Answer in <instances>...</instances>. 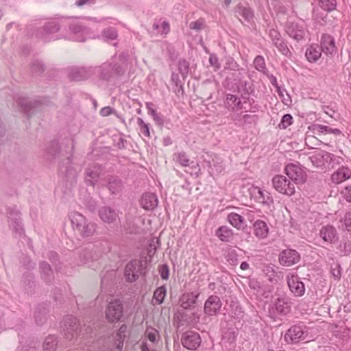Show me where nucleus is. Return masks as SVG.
Listing matches in <instances>:
<instances>
[{
  "instance_id": "nucleus-18",
  "label": "nucleus",
  "mask_w": 351,
  "mask_h": 351,
  "mask_svg": "<svg viewBox=\"0 0 351 351\" xmlns=\"http://www.w3.org/2000/svg\"><path fill=\"white\" fill-rule=\"evenodd\" d=\"M319 237L326 243H335L339 239L337 229L331 225L324 226L319 230Z\"/></svg>"
},
{
  "instance_id": "nucleus-32",
  "label": "nucleus",
  "mask_w": 351,
  "mask_h": 351,
  "mask_svg": "<svg viewBox=\"0 0 351 351\" xmlns=\"http://www.w3.org/2000/svg\"><path fill=\"white\" fill-rule=\"evenodd\" d=\"M254 234L260 238H265L268 234L269 228L267 223L262 220H257L254 222Z\"/></svg>"
},
{
  "instance_id": "nucleus-13",
  "label": "nucleus",
  "mask_w": 351,
  "mask_h": 351,
  "mask_svg": "<svg viewBox=\"0 0 351 351\" xmlns=\"http://www.w3.org/2000/svg\"><path fill=\"white\" fill-rule=\"evenodd\" d=\"M336 158V156L326 151L319 150L309 157L313 165L317 167H321L327 162H330Z\"/></svg>"
},
{
  "instance_id": "nucleus-19",
  "label": "nucleus",
  "mask_w": 351,
  "mask_h": 351,
  "mask_svg": "<svg viewBox=\"0 0 351 351\" xmlns=\"http://www.w3.org/2000/svg\"><path fill=\"white\" fill-rule=\"evenodd\" d=\"M102 169L101 166L95 165L88 167L85 170V182L87 185L94 186L97 182Z\"/></svg>"
},
{
  "instance_id": "nucleus-61",
  "label": "nucleus",
  "mask_w": 351,
  "mask_h": 351,
  "mask_svg": "<svg viewBox=\"0 0 351 351\" xmlns=\"http://www.w3.org/2000/svg\"><path fill=\"white\" fill-rule=\"evenodd\" d=\"M160 276L163 280H167L169 278V270L167 265H163L160 269Z\"/></svg>"
},
{
  "instance_id": "nucleus-7",
  "label": "nucleus",
  "mask_w": 351,
  "mask_h": 351,
  "mask_svg": "<svg viewBox=\"0 0 351 351\" xmlns=\"http://www.w3.org/2000/svg\"><path fill=\"white\" fill-rule=\"evenodd\" d=\"M60 23L59 21H51L46 23L37 32V37L44 42H49L52 38V34L59 32Z\"/></svg>"
},
{
  "instance_id": "nucleus-33",
  "label": "nucleus",
  "mask_w": 351,
  "mask_h": 351,
  "mask_svg": "<svg viewBox=\"0 0 351 351\" xmlns=\"http://www.w3.org/2000/svg\"><path fill=\"white\" fill-rule=\"evenodd\" d=\"M313 130L315 132H317L318 134H332L335 136H339L342 134V132L337 128H331L329 126L321 125V124H314L312 125Z\"/></svg>"
},
{
  "instance_id": "nucleus-51",
  "label": "nucleus",
  "mask_w": 351,
  "mask_h": 351,
  "mask_svg": "<svg viewBox=\"0 0 351 351\" xmlns=\"http://www.w3.org/2000/svg\"><path fill=\"white\" fill-rule=\"evenodd\" d=\"M293 117L290 114H286L282 116L280 123L278 125L279 128L286 129L292 124Z\"/></svg>"
},
{
  "instance_id": "nucleus-49",
  "label": "nucleus",
  "mask_w": 351,
  "mask_h": 351,
  "mask_svg": "<svg viewBox=\"0 0 351 351\" xmlns=\"http://www.w3.org/2000/svg\"><path fill=\"white\" fill-rule=\"evenodd\" d=\"M339 249L343 256H348L351 253V241L343 240L341 242Z\"/></svg>"
},
{
  "instance_id": "nucleus-2",
  "label": "nucleus",
  "mask_w": 351,
  "mask_h": 351,
  "mask_svg": "<svg viewBox=\"0 0 351 351\" xmlns=\"http://www.w3.org/2000/svg\"><path fill=\"white\" fill-rule=\"evenodd\" d=\"M95 73L100 80L109 81L113 77L122 76L125 69L117 63L106 62L98 67H95Z\"/></svg>"
},
{
  "instance_id": "nucleus-5",
  "label": "nucleus",
  "mask_w": 351,
  "mask_h": 351,
  "mask_svg": "<svg viewBox=\"0 0 351 351\" xmlns=\"http://www.w3.org/2000/svg\"><path fill=\"white\" fill-rule=\"evenodd\" d=\"M106 318L110 322H119L123 315V306L119 300H113L110 302L106 308Z\"/></svg>"
},
{
  "instance_id": "nucleus-36",
  "label": "nucleus",
  "mask_w": 351,
  "mask_h": 351,
  "mask_svg": "<svg viewBox=\"0 0 351 351\" xmlns=\"http://www.w3.org/2000/svg\"><path fill=\"white\" fill-rule=\"evenodd\" d=\"M306 57L310 62H315L321 57L322 53L317 47L310 46L306 51Z\"/></svg>"
},
{
  "instance_id": "nucleus-56",
  "label": "nucleus",
  "mask_w": 351,
  "mask_h": 351,
  "mask_svg": "<svg viewBox=\"0 0 351 351\" xmlns=\"http://www.w3.org/2000/svg\"><path fill=\"white\" fill-rule=\"evenodd\" d=\"M242 126L247 124H252L257 121L258 117L256 115L244 114L242 117Z\"/></svg>"
},
{
  "instance_id": "nucleus-15",
  "label": "nucleus",
  "mask_w": 351,
  "mask_h": 351,
  "mask_svg": "<svg viewBox=\"0 0 351 351\" xmlns=\"http://www.w3.org/2000/svg\"><path fill=\"white\" fill-rule=\"evenodd\" d=\"M222 306V302L220 298L215 295L208 297L204 304V313L208 316L216 315Z\"/></svg>"
},
{
  "instance_id": "nucleus-59",
  "label": "nucleus",
  "mask_w": 351,
  "mask_h": 351,
  "mask_svg": "<svg viewBox=\"0 0 351 351\" xmlns=\"http://www.w3.org/2000/svg\"><path fill=\"white\" fill-rule=\"evenodd\" d=\"M209 62L210 64L215 67L216 69H219L220 68V64L219 62L218 58L215 54L213 53L210 55Z\"/></svg>"
},
{
  "instance_id": "nucleus-24",
  "label": "nucleus",
  "mask_w": 351,
  "mask_h": 351,
  "mask_svg": "<svg viewBox=\"0 0 351 351\" xmlns=\"http://www.w3.org/2000/svg\"><path fill=\"white\" fill-rule=\"evenodd\" d=\"M106 187L111 195H116L122 192L123 189V183L120 178L114 176H110L108 178Z\"/></svg>"
},
{
  "instance_id": "nucleus-29",
  "label": "nucleus",
  "mask_w": 351,
  "mask_h": 351,
  "mask_svg": "<svg viewBox=\"0 0 351 351\" xmlns=\"http://www.w3.org/2000/svg\"><path fill=\"white\" fill-rule=\"evenodd\" d=\"M235 12L237 17H243L244 21L247 23L251 22L254 18L253 10L250 7L244 6L241 3L237 4L235 8Z\"/></svg>"
},
{
  "instance_id": "nucleus-50",
  "label": "nucleus",
  "mask_w": 351,
  "mask_h": 351,
  "mask_svg": "<svg viewBox=\"0 0 351 351\" xmlns=\"http://www.w3.org/2000/svg\"><path fill=\"white\" fill-rule=\"evenodd\" d=\"M205 27V21L204 19H199L197 21H192L189 24V28L197 32H200Z\"/></svg>"
},
{
  "instance_id": "nucleus-22",
  "label": "nucleus",
  "mask_w": 351,
  "mask_h": 351,
  "mask_svg": "<svg viewBox=\"0 0 351 351\" xmlns=\"http://www.w3.org/2000/svg\"><path fill=\"white\" fill-rule=\"evenodd\" d=\"M48 313L49 310L47 304H38L34 313L36 324L43 326L47 321Z\"/></svg>"
},
{
  "instance_id": "nucleus-62",
  "label": "nucleus",
  "mask_w": 351,
  "mask_h": 351,
  "mask_svg": "<svg viewBox=\"0 0 351 351\" xmlns=\"http://www.w3.org/2000/svg\"><path fill=\"white\" fill-rule=\"evenodd\" d=\"M80 258H83L82 262L84 263L88 261V260L93 258L91 252H89L88 250H84L80 254Z\"/></svg>"
},
{
  "instance_id": "nucleus-30",
  "label": "nucleus",
  "mask_w": 351,
  "mask_h": 351,
  "mask_svg": "<svg viewBox=\"0 0 351 351\" xmlns=\"http://www.w3.org/2000/svg\"><path fill=\"white\" fill-rule=\"evenodd\" d=\"M225 107L229 110H235L242 108L241 101L237 96L232 94H227L224 102Z\"/></svg>"
},
{
  "instance_id": "nucleus-1",
  "label": "nucleus",
  "mask_w": 351,
  "mask_h": 351,
  "mask_svg": "<svg viewBox=\"0 0 351 351\" xmlns=\"http://www.w3.org/2000/svg\"><path fill=\"white\" fill-rule=\"evenodd\" d=\"M71 222L73 229L83 237H91L96 232L97 225L77 212L71 215Z\"/></svg>"
},
{
  "instance_id": "nucleus-9",
  "label": "nucleus",
  "mask_w": 351,
  "mask_h": 351,
  "mask_svg": "<svg viewBox=\"0 0 351 351\" xmlns=\"http://www.w3.org/2000/svg\"><path fill=\"white\" fill-rule=\"evenodd\" d=\"M182 346L188 350H196L201 343L200 335L194 331L189 330L181 337Z\"/></svg>"
},
{
  "instance_id": "nucleus-23",
  "label": "nucleus",
  "mask_w": 351,
  "mask_h": 351,
  "mask_svg": "<svg viewBox=\"0 0 351 351\" xmlns=\"http://www.w3.org/2000/svg\"><path fill=\"white\" fill-rule=\"evenodd\" d=\"M158 203V197L154 193H145L141 197V205L145 210H153L157 206Z\"/></svg>"
},
{
  "instance_id": "nucleus-17",
  "label": "nucleus",
  "mask_w": 351,
  "mask_h": 351,
  "mask_svg": "<svg viewBox=\"0 0 351 351\" xmlns=\"http://www.w3.org/2000/svg\"><path fill=\"white\" fill-rule=\"evenodd\" d=\"M288 35L297 41L302 40L305 35V29L303 25L296 22H288L286 26Z\"/></svg>"
},
{
  "instance_id": "nucleus-46",
  "label": "nucleus",
  "mask_w": 351,
  "mask_h": 351,
  "mask_svg": "<svg viewBox=\"0 0 351 351\" xmlns=\"http://www.w3.org/2000/svg\"><path fill=\"white\" fill-rule=\"evenodd\" d=\"M117 30L114 27L105 29L102 32V36L106 41H112L117 38Z\"/></svg>"
},
{
  "instance_id": "nucleus-40",
  "label": "nucleus",
  "mask_w": 351,
  "mask_h": 351,
  "mask_svg": "<svg viewBox=\"0 0 351 351\" xmlns=\"http://www.w3.org/2000/svg\"><path fill=\"white\" fill-rule=\"evenodd\" d=\"M258 196L257 197L258 202L265 205H270L273 203V198L269 192L258 189Z\"/></svg>"
},
{
  "instance_id": "nucleus-38",
  "label": "nucleus",
  "mask_w": 351,
  "mask_h": 351,
  "mask_svg": "<svg viewBox=\"0 0 351 351\" xmlns=\"http://www.w3.org/2000/svg\"><path fill=\"white\" fill-rule=\"evenodd\" d=\"M47 152L53 158H59L60 156H64L62 151L57 141H53L51 143L50 145L47 149Z\"/></svg>"
},
{
  "instance_id": "nucleus-31",
  "label": "nucleus",
  "mask_w": 351,
  "mask_h": 351,
  "mask_svg": "<svg viewBox=\"0 0 351 351\" xmlns=\"http://www.w3.org/2000/svg\"><path fill=\"white\" fill-rule=\"evenodd\" d=\"M274 306L275 309L280 315H285L290 311L291 302L287 298H278L275 302Z\"/></svg>"
},
{
  "instance_id": "nucleus-12",
  "label": "nucleus",
  "mask_w": 351,
  "mask_h": 351,
  "mask_svg": "<svg viewBox=\"0 0 351 351\" xmlns=\"http://www.w3.org/2000/svg\"><path fill=\"white\" fill-rule=\"evenodd\" d=\"M269 36L279 51L286 56H291V51L278 31L271 29L269 32Z\"/></svg>"
},
{
  "instance_id": "nucleus-10",
  "label": "nucleus",
  "mask_w": 351,
  "mask_h": 351,
  "mask_svg": "<svg viewBox=\"0 0 351 351\" xmlns=\"http://www.w3.org/2000/svg\"><path fill=\"white\" fill-rule=\"evenodd\" d=\"M286 279L289 290L295 296L300 297L304 294V285L297 274H289Z\"/></svg>"
},
{
  "instance_id": "nucleus-53",
  "label": "nucleus",
  "mask_w": 351,
  "mask_h": 351,
  "mask_svg": "<svg viewBox=\"0 0 351 351\" xmlns=\"http://www.w3.org/2000/svg\"><path fill=\"white\" fill-rule=\"evenodd\" d=\"M239 90L242 92L243 94L250 95L252 92V88L248 81L241 80L239 84Z\"/></svg>"
},
{
  "instance_id": "nucleus-55",
  "label": "nucleus",
  "mask_w": 351,
  "mask_h": 351,
  "mask_svg": "<svg viewBox=\"0 0 351 351\" xmlns=\"http://www.w3.org/2000/svg\"><path fill=\"white\" fill-rule=\"evenodd\" d=\"M10 227L17 234L21 235L24 233V230L21 225V220L9 223Z\"/></svg>"
},
{
  "instance_id": "nucleus-20",
  "label": "nucleus",
  "mask_w": 351,
  "mask_h": 351,
  "mask_svg": "<svg viewBox=\"0 0 351 351\" xmlns=\"http://www.w3.org/2000/svg\"><path fill=\"white\" fill-rule=\"evenodd\" d=\"M99 216L106 223H114L119 218L118 211L110 206H102L99 210Z\"/></svg>"
},
{
  "instance_id": "nucleus-35",
  "label": "nucleus",
  "mask_w": 351,
  "mask_h": 351,
  "mask_svg": "<svg viewBox=\"0 0 351 351\" xmlns=\"http://www.w3.org/2000/svg\"><path fill=\"white\" fill-rule=\"evenodd\" d=\"M215 234L218 238L223 242H230L233 236L232 230L227 226L219 227L216 230Z\"/></svg>"
},
{
  "instance_id": "nucleus-48",
  "label": "nucleus",
  "mask_w": 351,
  "mask_h": 351,
  "mask_svg": "<svg viewBox=\"0 0 351 351\" xmlns=\"http://www.w3.org/2000/svg\"><path fill=\"white\" fill-rule=\"evenodd\" d=\"M178 69L183 79H185L189 71V62L185 60H180L178 62Z\"/></svg>"
},
{
  "instance_id": "nucleus-42",
  "label": "nucleus",
  "mask_w": 351,
  "mask_h": 351,
  "mask_svg": "<svg viewBox=\"0 0 351 351\" xmlns=\"http://www.w3.org/2000/svg\"><path fill=\"white\" fill-rule=\"evenodd\" d=\"M173 160L182 167L189 166V158L184 152H180L174 154Z\"/></svg>"
},
{
  "instance_id": "nucleus-41",
  "label": "nucleus",
  "mask_w": 351,
  "mask_h": 351,
  "mask_svg": "<svg viewBox=\"0 0 351 351\" xmlns=\"http://www.w3.org/2000/svg\"><path fill=\"white\" fill-rule=\"evenodd\" d=\"M171 80L174 82L176 88L174 92L177 96L180 97L184 95V88L181 81L179 79V75L177 73H172Z\"/></svg>"
},
{
  "instance_id": "nucleus-44",
  "label": "nucleus",
  "mask_w": 351,
  "mask_h": 351,
  "mask_svg": "<svg viewBox=\"0 0 351 351\" xmlns=\"http://www.w3.org/2000/svg\"><path fill=\"white\" fill-rule=\"evenodd\" d=\"M318 3L326 12H331L335 10L337 6L336 0H319Z\"/></svg>"
},
{
  "instance_id": "nucleus-52",
  "label": "nucleus",
  "mask_w": 351,
  "mask_h": 351,
  "mask_svg": "<svg viewBox=\"0 0 351 351\" xmlns=\"http://www.w3.org/2000/svg\"><path fill=\"white\" fill-rule=\"evenodd\" d=\"M8 217L9 219V223L21 220V213L15 208L9 209Z\"/></svg>"
},
{
  "instance_id": "nucleus-34",
  "label": "nucleus",
  "mask_w": 351,
  "mask_h": 351,
  "mask_svg": "<svg viewBox=\"0 0 351 351\" xmlns=\"http://www.w3.org/2000/svg\"><path fill=\"white\" fill-rule=\"evenodd\" d=\"M40 272L42 278L47 283L51 280L53 272L49 264L45 261H43L39 265Z\"/></svg>"
},
{
  "instance_id": "nucleus-4",
  "label": "nucleus",
  "mask_w": 351,
  "mask_h": 351,
  "mask_svg": "<svg viewBox=\"0 0 351 351\" xmlns=\"http://www.w3.org/2000/svg\"><path fill=\"white\" fill-rule=\"evenodd\" d=\"M285 172L293 184H302L306 178V173L299 162L286 165Z\"/></svg>"
},
{
  "instance_id": "nucleus-8",
  "label": "nucleus",
  "mask_w": 351,
  "mask_h": 351,
  "mask_svg": "<svg viewBox=\"0 0 351 351\" xmlns=\"http://www.w3.org/2000/svg\"><path fill=\"white\" fill-rule=\"evenodd\" d=\"M306 336V331L304 330L303 326L294 325L287 331L284 338L287 343L293 344L304 341Z\"/></svg>"
},
{
  "instance_id": "nucleus-28",
  "label": "nucleus",
  "mask_w": 351,
  "mask_h": 351,
  "mask_svg": "<svg viewBox=\"0 0 351 351\" xmlns=\"http://www.w3.org/2000/svg\"><path fill=\"white\" fill-rule=\"evenodd\" d=\"M65 335L69 337V335L73 337L77 333L78 326L76 318L72 316H67L64 320Z\"/></svg>"
},
{
  "instance_id": "nucleus-3",
  "label": "nucleus",
  "mask_w": 351,
  "mask_h": 351,
  "mask_svg": "<svg viewBox=\"0 0 351 351\" xmlns=\"http://www.w3.org/2000/svg\"><path fill=\"white\" fill-rule=\"evenodd\" d=\"M271 182L275 190L281 194L291 196L295 193V185L282 175L274 176Z\"/></svg>"
},
{
  "instance_id": "nucleus-43",
  "label": "nucleus",
  "mask_w": 351,
  "mask_h": 351,
  "mask_svg": "<svg viewBox=\"0 0 351 351\" xmlns=\"http://www.w3.org/2000/svg\"><path fill=\"white\" fill-rule=\"evenodd\" d=\"M166 295V288L165 286H161L157 288L153 295V300H155L158 304H160L164 302Z\"/></svg>"
},
{
  "instance_id": "nucleus-37",
  "label": "nucleus",
  "mask_w": 351,
  "mask_h": 351,
  "mask_svg": "<svg viewBox=\"0 0 351 351\" xmlns=\"http://www.w3.org/2000/svg\"><path fill=\"white\" fill-rule=\"evenodd\" d=\"M229 222L237 229H240L243 227L245 219L244 218L235 213H231L228 216Z\"/></svg>"
},
{
  "instance_id": "nucleus-14",
  "label": "nucleus",
  "mask_w": 351,
  "mask_h": 351,
  "mask_svg": "<svg viewBox=\"0 0 351 351\" xmlns=\"http://www.w3.org/2000/svg\"><path fill=\"white\" fill-rule=\"evenodd\" d=\"M69 31L72 39L77 42H84L90 35V31L87 27L82 26L79 23H72L69 25Z\"/></svg>"
},
{
  "instance_id": "nucleus-26",
  "label": "nucleus",
  "mask_w": 351,
  "mask_h": 351,
  "mask_svg": "<svg viewBox=\"0 0 351 351\" xmlns=\"http://www.w3.org/2000/svg\"><path fill=\"white\" fill-rule=\"evenodd\" d=\"M351 177V171L345 167L339 168L331 176V180L335 184H339Z\"/></svg>"
},
{
  "instance_id": "nucleus-16",
  "label": "nucleus",
  "mask_w": 351,
  "mask_h": 351,
  "mask_svg": "<svg viewBox=\"0 0 351 351\" xmlns=\"http://www.w3.org/2000/svg\"><path fill=\"white\" fill-rule=\"evenodd\" d=\"M142 263L140 261L134 260L125 265L124 275L129 282H134L138 278Z\"/></svg>"
},
{
  "instance_id": "nucleus-60",
  "label": "nucleus",
  "mask_w": 351,
  "mask_h": 351,
  "mask_svg": "<svg viewBox=\"0 0 351 351\" xmlns=\"http://www.w3.org/2000/svg\"><path fill=\"white\" fill-rule=\"evenodd\" d=\"M344 225L348 232H351V211H348L344 216Z\"/></svg>"
},
{
  "instance_id": "nucleus-25",
  "label": "nucleus",
  "mask_w": 351,
  "mask_h": 351,
  "mask_svg": "<svg viewBox=\"0 0 351 351\" xmlns=\"http://www.w3.org/2000/svg\"><path fill=\"white\" fill-rule=\"evenodd\" d=\"M198 296L199 294L195 292L184 293L180 299V306L184 309L194 307L197 303Z\"/></svg>"
},
{
  "instance_id": "nucleus-6",
  "label": "nucleus",
  "mask_w": 351,
  "mask_h": 351,
  "mask_svg": "<svg viewBox=\"0 0 351 351\" xmlns=\"http://www.w3.org/2000/svg\"><path fill=\"white\" fill-rule=\"evenodd\" d=\"M95 70L93 66H72L69 69L68 77L76 82L86 80L95 74Z\"/></svg>"
},
{
  "instance_id": "nucleus-45",
  "label": "nucleus",
  "mask_w": 351,
  "mask_h": 351,
  "mask_svg": "<svg viewBox=\"0 0 351 351\" xmlns=\"http://www.w3.org/2000/svg\"><path fill=\"white\" fill-rule=\"evenodd\" d=\"M31 71L34 75H39L45 70L44 64L38 60H34L30 66Z\"/></svg>"
},
{
  "instance_id": "nucleus-64",
  "label": "nucleus",
  "mask_w": 351,
  "mask_h": 351,
  "mask_svg": "<svg viewBox=\"0 0 351 351\" xmlns=\"http://www.w3.org/2000/svg\"><path fill=\"white\" fill-rule=\"evenodd\" d=\"M242 117H243V115L241 113H237L232 117V120L235 122L236 125L242 126V122H243Z\"/></svg>"
},
{
  "instance_id": "nucleus-21",
  "label": "nucleus",
  "mask_w": 351,
  "mask_h": 351,
  "mask_svg": "<svg viewBox=\"0 0 351 351\" xmlns=\"http://www.w3.org/2000/svg\"><path fill=\"white\" fill-rule=\"evenodd\" d=\"M321 48L326 55H332L337 51L334 38L328 34H323L321 38Z\"/></svg>"
},
{
  "instance_id": "nucleus-58",
  "label": "nucleus",
  "mask_w": 351,
  "mask_h": 351,
  "mask_svg": "<svg viewBox=\"0 0 351 351\" xmlns=\"http://www.w3.org/2000/svg\"><path fill=\"white\" fill-rule=\"evenodd\" d=\"M265 274L269 277V279L271 280L272 278L276 275V270L274 265H267L263 269Z\"/></svg>"
},
{
  "instance_id": "nucleus-39",
  "label": "nucleus",
  "mask_w": 351,
  "mask_h": 351,
  "mask_svg": "<svg viewBox=\"0 0 351 351\" xmlns=\"http://www.w3.org/2000/svg\"><path fill=\"white\" fill-rule=\"evenodd\" d=\"M57 344V338L54 335H49L43 342V350L44 351H56Z\"/></svg>"
},
{
  "instance_id": "nucleus-11",
  "label": "nucleus",
  "mask_w": 351,
  "mask_h": 351,
  "mask_svg": "<svg viewBox=\"0 0 351 351\" xmlns=\"http://www.w3.org/2000/svg\"><path fill=\"white\" fill-rule=\"evenodd\" d=\"M300 260L299 253L291 249H287L280 252L279 256V263L285 267H290Z\"/></svg>"
},
{
  "instance_id": "nucleus-54",
  "label": "nucleus",
  "mask_w": 351,
  "mask_h": 351,
  "mask_svg": "<svg viewBox=\"0 0 351 351\" xmlns=\"http://www.w3.org/2000/svg\"><path fill=\"white\" fill-rule=\"evenodd\" d=\"M137 123L140 127L141 132L146 136L149 137V124L145 123L141 118H138Z\"/></svg>"
},
{
  "instance_id": "nucleus-47",
  "label": "nucleus",
  "mask_w": 351,
  "mask_h": 351,
  "mask_svg": "<svg viewBox=\"0 0 351 351\" xmlns=\"http://www.w3.org/2000/svg\"><path fill=\"white\" fill-rule=\"evenodd\" d=\"M254 65L256 70L264 73H266L267 68L265 66V59L263 56H256L254 60Z\"/></svg>"
},
{
  "instance_id": "nucleus-63",
  "label": "nucleus",
  "mask_w": 351,
  "mask_h": 351,
  "mask_svg": "<svg viewBox=\"0 0 351 351\" xmlns=\"http://www.w3.org/2000/svg\"><path fill=\"white\" fill-rule=\"evenodd\" d=\"M114 111L110 106H106L101 109L99 113L102 117H107L114 112Z\"/></svg>"
},
{
  "instance_id": "nucleus-27",
  "label": "nucleus",
  "mask_w": 351,
  "mask_h": 351,
  "mask_svg": "<svg viewBox=\"0 0 351 351\" xmlns=\"http://www.w3.org/2000/svg\"><path fill=\"white\" fill-rule=\"evenodd\" d=\"M208 169L209 173L212 176L220 174L225 169L223 160L215 156L211 161L208 162Z\"/></svg>"
},
{
  "instance_id": "nucleus-57",
  "label": "nucleus",
  "mask_w": 351,
  "mask_h": 351,
  "mask_svg": "<svg viewBox=\"0 0 351 351\" xmlns=\"http://www.w3.org/2000/svg\"><path fill=\"white\" fill-rule=\"evenodd\" d=\"M20 104L25 113L27 114V116L29 117L31 115V112H29L30 110L35 107L34 103L33 104L32 101H21Z\"/></svg>"
}]
</instances>
